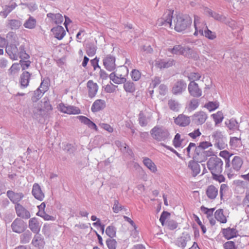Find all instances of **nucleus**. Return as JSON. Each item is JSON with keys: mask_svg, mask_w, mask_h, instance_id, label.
Segmentation results:
<instances>
[{"mask_svg": "<svg viewBox=\"0 0 249 249\" xmlns=\"http://www.w3.org/2000/svg\"><path fill=\"white\" fill-rule=\"evenodd\" d=\"M18 43H8L5 47V52L9 57L13 60H18V58L21 59H27L29 55L26 53L24 45H20L18 48Z\"/></svg>", "mask_w": 249, "mask_h": 249, "instance_id": "f257e3e1", "label": "nucleus"}, {"mask_svg": "<svg viewBox=\"0 0 249 249\" xmlns=\"http://www.w3.org/2000/svg\"><path fill=\"white\" fill-rule=\"evenodd\" d=\"M175 29L178 32L188 29L192 24V18L188 15H178L176 17Z\"/></svg>", "mask_w": 249, "mask_h": 249, "instance_id": "f03ea898", "label": "nucleus"}, {"mask_svg": "<svg viewBox=\"0 0 249 249\" xmlns=\"http://www.w3.org/2000/svg\"><path fill=\"white\" fill-rule=\"evenodd\" d=\"M223 161L217 156L211 157L207 162L208 169L212 174L221 173L223 171Z\"/></svg>", "mask_w": 249, "mask_h": 249, "instance_id": "7ed1b4c3", "label": "nucleus"}, {"mask_svg": "<svg viewBox=\"0 0 249 249\" xmlns=\"http://www.w3.org/2000/svg\"><path fill=\"white\" fill-rule=\"evenodd\" d=\"M150 134L152 137L157 141H165L169 137V133L168 131L159 126H155L150 131Z\"/></svg>", "mask_w": 249, "mask_h": 249, "instance_id": "20e7f679", "label": "nucleus"}, {"mask_svg": "<svg viewBox=\"0 0 249 249\" xmlns=\"http://www.w3.org/2000/svg\"><path fill=\"white\" fill-rule=\"evenodd\" d=\"M213 154V152L211 150H203L196 147L192 158L197 162H201L205 161L208 157L211 156Z\"/></svg>", "mask_w": 249, "mask_h": 249, "instance_id": "39448f33", "label": "nucleus"}, {"mask_svg": "<svg viewBox=\"0 0 249 249\" xmlns=\"http://www.w3.org/2000/svg\"><path fill=\"white\" fill-rule=\"evenodd\" d=\"M243 161L242 158L239 156H235L231 160V167H229L227 169L225 168V172L227 173V175L229 178L234 174L235 172H238L240 170Z\"/></svg>", "mask_w": 249, "mask_h": 249, "instance_id": "423d86ee", "label": "nucleus"}, {"mask_svg": "<svg viewBox=\"0 0 249 249\" xmlns=\"http://www.w3.org/2000/svg\"><path fill=\"white\" fill-rule=\"evenodd\" d=\"M187 84L182 79H178L173 85L171 89V93L175 95H181L186 89Z\"/></svg>", "mask_w": 249, "mask_h": 249, "instance_id": "0eeeda50", "label": "nucleus"}, {"mask_svg": "<svg viewBox=\"0 0 249 249\" xmlns=\"http://www.w3.org/2000/svg\"><path fill=\"white\" fill-rule=\"evenodd\" d=\"M12 231L18 233L23 232L27 228V224L22 219L16 218L11 225Z\"/></svg>", "mask_w": 249, "mask_h": 249, "instance_id": "6e6552de", "label": "nucleus"}, {"mask_svg": "<svg viewBox=\"0 0 249 249\" xmlns=\"http://www.w3.org/2000/svg\"><path fill=\"white\" fill-rule=\"evenodd\" d=\"M190 48L188 47L182 46L181 45H176L172 48H169L168 51L173 54L181 55L185 57H189Z\"/></svg>", "mask_w": 249, "mask_h": 249, "instance_id": "1a4fd4ad", "label": "nucleus"}, {"mask_svg": "<svg viewBox=\"0 0 249 249\" xmlns=\"http://www.w3.org/2000/svg\"><path fill=\"white\" fill-rule=\"evenodd\" d=\"M212 136L215 140V147L221 150L225 148L227 146V144L226 143V138L224 137L221 132L215 131L213 133Z\"/></svg>", "mask_w": 249, "mask_h": 249, "instance_id": "9d476101", "label": "nucleus"}, {"mask_svg": "<svg viewBox=\"0 0 249 249\" xmlns=\"http://www.w3.org/2000/svg\"><path fill=\"white\" fill-rule=\"evenodd\" d=\"M16 214L21 219H28L31 217L30 212L20 204L15 205Z\"/></svg>", "mask_w": 249, "mask_h": 249, "instance_id": "9b49d317", "label": "nucleus"}, {"mask_svg": "<svg viewBox=\"0 0 249 249\" xmlns=\"http://www.w3.org/2000/svg\"><path fill=\"white\" fill-rule=\"evenodd\" d=\"M103 65L107 70L112 71L116 69L115 58L110 54L105 57L103 60Z\"/></svg>", "mask_w": 249, "mask_h": 249, "instance_id": "f8f14e48", "label": "nucleus"}, {"mask_svg": "<svg viewBox=\"0 0 249 249\" xmlns=\"http://www.w3.org/2000/svg\"><path fill=\"white\" fill-rule=\"evenodd\" d=\"M173 11L168 10L163 15L162 18L158 20L159 25H165L171 27L172 25V19L173 18Z\"/></svg>", "mask_w": 249, "mask_h": 249, "instance_id": "ddd939ff", "label": "nucleus"}, {"mask_svg": "<svg viewBox=\"0 0 249 249\" xmlns=\"http://www.w3.org/2000/svg\"><path fill=\"white\" fill-rule=\"evenodd\" d=\"M190 94L194 97H199L202 95V90L197 83L191 81L188 87Z\"/></svg>", "mask_w": 249, "mask_h": 249, "instance_id": "4468645a", "label": "nucleus"}, {"mask_svg": "<svg viewBox=\"0 0 249 249\" xmlns=\"http://www.w3.org/2000/svg\"><path fill=\"white\" fill-rule=\"evenodd\" d=\"M207 118V115L203 111H199L192 116V122L196 124H202L205 123Z\"/></svg>", "mask_w": 249, "mask_h": 249, "instance_id": "2eb2a0df", "label": "nucleus"}, {"mask_svg": "<svg viewBox=\"0 0 249 249\" xmlns=\"http://www.w3.org/2000/svg\"><path fill=\"white\" fill-rule=\"evenodd\" d=\"M7 196L10 200L15 205L19 204L18 202L23 198L24 195L22 193H15L13 191L9 190L6 193Z\"/></svg>", "mask_w": 249, "mask_h": 249, "instance_id": "dca6fc26", "label": "nucleus"}, {"mask_svg": "<svg viewBox=\"0 0 249 249\" xmlns=\"http://www.w3.org/2000/svg\"><path fill=\"white\" fill-rule=\"evenodd\" d=\"M221 232L223 236L227 240L236 237L238 235V231L234 228L222 229Z\"/></svg>", "mask_w": 249, "mask_h": 249, "instance_id": "f3484780", "label": "nucleus"}, {"mask_svg": "<svg viewBox=\"0 0 249 249\" xmlns=\"http://www.w3.org/2000/svg\"><path fill=\"white\" fill-rule=\"evenodd\" d=\"M174 122L180 126L185 127L188 125L190 123V119L188 116L183 114H179L175 119Z\"/></svg>", "mask_w": 249, "mask_h": 249, "instance_id": "a211bd4d", "label": "nucleus"}, {"mask_svg": "<svg viewBox=\"0 0 249 249\" xmlns=\"http://www.w3.org/2000/svg\"><path fill=\"white\" fill-rule=\"evenodd\" d=\"M32 193L36 199L40 201L43 200L45 196L41 190V187L37 183H35L33 185Z\"/></svg>", "mask_w": 249, "mask_h": 249, "instance_id": "6ab92c4d", "label": "nucleus"}, {"mask_svg": "<svg viewBox=\"0 0 249 249\" xmlns=\"http://www.w3.org/2000/svg\"><path fill=\"white\" fill-rule=\"evenodd\" d=\"M59 107L60 110L65 113L77 114L80 112V110L74 106H65L64 104H61L59 105Z\"/></svg>", "mask_w": 249, "mask_h": 249, "instance_id": "aec40b11", "label": "nucleus"}, {"mask_svg": "<svg viewBox=\"0 0 249 249\" xmlns=\"http://www.w3.org/2000/svg\"><path fill=\"white\" fill-rule=\"evenodd\" d=\"M17 6L15 2L12 3L10 5H4L2 6V11L0 12V16L3 18H6L7 16Z\"/></svg>", "mask_w": 249, "mask_h": 249, "instance_id": "412c9836", "label": "nucleus"}, {"mask_svg": "<svg viewBox=\"0 0 249 249\" xmlns=\"http://www.w3.org/2000/svg\"><path fill=\"white\" fill-rule=\"evenodd\" d=\"M175 64V61L173 59H169L167 61L160 60L156 61V66L160 69L168 68Z\"/></svg>", "mask_w": 249, "mask_h": 249, "instance_id": "4be33fe9", "label": "nucleus"}, {"mask_svg": "<svg viewBox=\"0 0 249 249\" xmlns=\"http://www.w3.org/2000/svg\"><path fill=\"white\" fill-rule=\"evenodd\" d=\"M51 31L53 33L54 36L58 40H61L66 34L64 28L61 26H57L52 29Z\"/></svg>", "mask_w": 249, "mask_h": 249, "instance_id": "5701e85b", "label": "nucleus"}, {"mask_svg": "<svg viewBox=\"0 0 249 249\" xmlns=\"http://www.w3.org/2000/svg\"><path fill=\"white\" fill-rule=\"evenodd\" d=\"M218 193V189L213 185H209L206 191L208 197L210 199H214Z\"/></svg>", "mask_w": 249, "mask_h": 249, "instance_id": "b1692460", "label": "nucleus"}, {"mask_svg": "<svg viewBox=\"0 0 249 249\" xmlns=\"http://www.w3.org/2000/svg\"><path fill=\"white\" fill-rule=\"evenodd\" d=\"M87 87L89 89V96L90 98H93L95 96L98 91V86L96 83H94L92 80H89L87 83Z\"/></svg>", "mask_w": 249, "mask_h": 249, "instance_id": "393cba45", "label": "nucleus"}, {"mask_svg": "<svg viewBox=\"0 0 249 249\" xmlns=\"http://www.w3.org/2000/svg\"><path fill=\"white\" fill-rule=\"evenodd\" d=\"M196 160H191L188 163V167L191 170L192 176H196L200 171V165Z\"/></svg>", "mask_w": 249, "mask_h": 249, "instance_id": "a878e982", "label": "nucleus"}, {"mask_svg": "<svg viewBox=\"0 0 249 249\" xmlns=\"http://www.w3.org/2000/svg\"><path fill=\"white\" fill-rule=\"evenodd\" d=\"M29 227L34 233H37L40 230V225L37 218L34 217L29 221Z\"/></svg>", "mask_w": 249, "mask_h": 249, "instance_id": "bb28decb", "label": "nucleus"}, {"mask_svg": "<svg viewBox=\"0 0 249 249\" xmlns=\"http://www.w3.org/2000/svg\"><path fill=\"white\" fill-rule=\"evenodd\" d=\"M106 107V102L104 100H96L92 104L91 109L93 112L99 111Z\"/></svg>", "mask_w": 249, "mask_h": 249, "instance_id": "cd10ccee", "label": "nucleus"}, {"mask_svg": "<svg viewBox=\"0 0 249 249\" xmlns=\"http://www.w3.org/2000/svg\"><path fill=\"white\" fill-rule=\"evenodd\" d=\"M124 89L126 92L134 93L136 90L135 84L130 80L127 81L125 78H123Z\"/></svg>", "mask_w": 249, "mask_h": 249, "instance_id": "c85d7f7f", "label": "nucleus"}, {"mask_svg": "<svg viewBox=\"0 0 249 249\" xmlns=\"http://www.w3.org/2000/svg\"><path fill=\"white\" fill-rule=\"evenodd\" d=\"M31 74L27 71H24L20 75V83L21 86L22 88L27 87L29 83L30 79Z\"/></svg>", "mask_w": 249, "mask_h": 249, "instance_id": "c756f323", "label": "nucleus"}, {"mask_svg": "<svg viewBox=\"0 0 249 249\" xmlns=\"http://www.w3.org/2000/svg\"><path fill=\"white\" fill-rule=\"evenodd\" d=\"M77 118L81 123L88 125L89 128L94 129L96 131L97 130L98 128L95 124L87 117L84 116H79L77 117Z\"/></svg>", "mask_w": 249, "mask_h": 249, "instance_id": "7c9ffc66", "label": "nucleus"}, {"mask_svg": "<svg viewBox=\"0 0 249 249\" xmlns=\"http://www.w3.org/2000/svg\"><path fill=\"white\" fill-rule=\"evenodd\" d=\"M168 106L170 109L174 111L178 112L180 108V104L176 99H170L168 101Z\"/></svg>", "mask_w": 249, "mask_h": 249, "instance_id": "2f4dec72", "label": "nucleus"}, {"mask_svg": "<svg viewBox=\"0 0 249 249\" xmlns=\"http://www.w3.org/2000/svg\"><path fill=\"white\" fill-rule=\"evenodd\" d=\"M206 12H207L210 16L213 17L214 19L218 21L223 22V21L226 20L225 16L222 15H220L216 12H213V11L209 9H207L206 10Z\"/></svg>", "mask_w": 249, "mask_h": 249, "instance_id": "473e14b6", "label": "nucleus"}, {"mask_svg": "<svg viewBox=\"0 0 249 249\" xmlns=\"http://www.w3.org/2000/svg\"><path fill=\"white\" fill-rule=\"evenodd\" d=\"M199 32L203 36L209 39L213 40L216 37V34L210 30L207 26L206 27L204 31L202 30H199Z\"/></svg>", "mask_w": 249, "mask_h": 249, "instance_id": "72a5a7b5", "label": "nucleus"}, {"mask_svg": "<svg viewBox=\"0 0 249 249\" xmlns=\"http://www.w3.org/2000/svg\"><path fill=\"white\" fill-rule=\"evenodd\" d=\"M214 217L215 219L220 221L222 223H226L227 222V218L223 214V210L221 209H218L214 213Z\"/></svg>", "mask_w": 249, "mask_h": 249, "instance_id": "f704fd0d", "label": "nucleus"}, {"mask_svg": "<svg viewBox=\"0 0 249 249\" xmlns=\"http://www.w3.org/2000/svg\"><path fill=\"white\" fill-rule=\"evenodd\" d=\"M190 236L188 234H186L178 238L176 241V244L179 247L184 248L186 246L187 241L190 239Z\"/></svg>", "mask_w": 249, "mask_h": 249, "instance_id": "c9c22d12", "label": "nucleus"}, {"mask_svg": "<svg viewBox=\"0 0 249 249\" xmlns=\"http://www.w3.org/2000/svg\"><path fill=\"white\" fill-rule=\"evenodd\" d=\"M36 19L33 17L30 16L29 18L25 21L23 25L26 28L33 29L36 27Z\"/></svg>", "mask_w": 249, "mask_h": 249, "instance_id": "e433bc0d", "label": "nucleus"}, {"mask_svg": "<svg viewBox=\"0 0 249 249\" xmlns=\"http://www.w3.org/2000/svg\"><path fill=\"white\" fill-rule=\"evenodd\" d=\"M32 243L35 247L39 249L42 248L44 244V242L40 235H36L32 240Z\"/></svg>", "mask_w": 249, "mask_h": 249, "instance_id": "4c0bfd02", "label": "nucleus"}, {"mask_svg": "<svg viewBox=\"0 0 249 249\" xmlns=\"http://www.w3.org/2000/svg\"><path fill=\"white\" fill-rule=\"evenodd\" d=\"M96 49L93 43H89L86 45V53L89 56H92L96 53Z\"/></svg>", "mask_w": 249, "mask_h": 249, "instance_id": "58836bf2", "label": "nucleus"}, {"mask_svg": "<svg viewBox=\"0 0 249 249\" xmlns=\"http://www.w3.org/2000/svg\"><path fill=\"white\" fill-rule=\"evenodd\" d=\"M231 155L232 154H230V153L226 150L221 151L219 153V156L225 159V168L226 169L230 166V158Z\"/></svg>", "mask_w": 249, "mask_h": 249, "instance_id": "ea45409f", "label": "nucleus"}, {"mask_svg": "<svg viewBox=\"0 0 249 249\" xmlns=\"http://www.w3.org/2000/svg\"><path fill=\"white\" fill-rule=\"evenodd\" d=\"M114 144L118 148H119L122 152H126L129 154L132 152V151L129 149V147L125 143H124L120 141H116L114 142Z\"/></svg>", "mask_w": 249, "mask_h": 249, "instance_id": "a19ab883", "label": "nucleus"}, {"mask_svg": "<svg viewBox=\"0 0 249 249\" xmlns=\"http://www.w3.org/2000/svg\"><path fill=\"white\" fill-rule=\"evenodd\" d=\"M144 164L152 172L154 173L157 171V168L154 163L149 158H146L143 159Z\"/></svg>", "mask_w": 249, "mask_h": 249, "instance_id": "79ce46f5", "label": "nucleus"}, {"mask_svg": "<svg viewBox=\"0 0 249 249\" xmlns=\"http://www.w3.org/2000/svg\"><path fill=\"white\" fill-rule=\"evenodd\" d=\"M21 25V22L18 19H11L8 20L7 26L11 30H17Z\"/></svg>", "mask_w": 249, "mask_h": 249, "instance_id": "37998d69", "label": "nucleus"}, {"mask_svg": "<svg viewBox=\"0 0 249 249\" xmlns=\"http://www.w3.org/2000/svg\"><path fill=\"white\" fill-rule=\"evenodd\" d=\"M32 238V233L27 231L22 233L20 236V242L23 244H26L30 242Z\"/></svg>", "mask_w": 249, "mask_h": 249, "instance_id": "c03bdc74", "label": "nucleus"}, {"mask_svg": "<svg viewBox=\"0 0 249 249\" xmlns=\"http://www.w3.org/2000/svg\"><path fill=\"white\" fill-rule=\"evenodd\" d=\"M225 124L227 127L231 130L237 129L239 127L238 123L235 119H231L226 121Z\"/></svg>", "mask_w": 249, "mask_h": 249, "instance_id": "a18cd8bd", "label": "nucleus"}, {"mask_svg": "<svg viewBox=\"0 0 249 249\" xmlns=\"http://www.w3.org/2000/svg\"><path fill=\"white\" fill-rule=\"evenodd\" d=\"M45 92L40 89L37 88L36 90L34 92L33 95L32 96L31 99L33 102H36L39 99H40Z\"/></svg>", "mask_w": 249, "mask_h": 249, "instance_id": "49530a36", "label": "nucleus"}, {"mask_svg": "<svg viewBox=\"0 0 249 249\" xmlns=\"http://www.w3.org/2000/svg\"><path fill=\"white\" fill-rule=\"evenodd\" d=\"M36 214L44 218L45 220H55L54 217L47 214L44 211H38Z\"/></svg>", "mask_w": 249, "mask_h": 249, "instance_id": "de8ad7c7", "label": "nucleus"}, {"mask_svg": "<svg viewBox=\"0 0 249 249\" xmlns=\"http://www.w3.org/2000/svg\"><path fill=\"white\" fill-rule=\"evenodd\" d=\"M106 233L110 237L112 238L116 236V228L113 226H108L106 230Z\"/></svg>", "mask_w": 249, "mask_h": 249, "instance_id": "09e8293b", "label": "nucleus"}, {"mask_svg": "<svg viewBox=\"0 0 249 249\" xmlns=\"http://www.w3.org/2000/svg\"><path fill=\"white\" fill-rule=\"evenodd\" d=\"M183 140L180 139V135L179 134L177 133L173 141V143L174 146L176 148L179 147L181 146Z\"/></svg>", "mask_w": 249, "mask_h": 249, "instance_id": "8fccbe9b", "label": "nucleus"}, {"mask_svg": "<svg viewBox=\"0 0 249 249\" xmlns=\"http://www.w3.org/2000/svg\"><path fill=\"white\" fill-rule=\"evenodd\" d=\"M200 209L202 212L207 214V217L208 218H210V217L213 216V212L215 210L214 208L208 209L203 206L201 207Z\"/></svg>", "mask_w": 249, "mask_h": 249, "instance_id": "3c124183", "label": "nucleus"}, {"mask_svg": "<svg viewBox=\"0 0 249 249\" xmlns=\"http://www.w3.org/2000/svg\"><path fill=\"white\" fill-rule=\"evenodd\" d=\"M178 223L173 220H167L164 226L170 230H174L178 227Z\"/></svg>", "mask_w": 249, "mask_h": 249, "instance_id": "603ef678", "label": "nucleus"}, {"mask_svg": "<svg viewBox=\"0 0 249 249\" xmlns=\"http://www.w3.org/2000/svg\"><path fill=\"white\" fill-rule=\"evenodd\" d=\"M212 115L216 124L222 122L224 118L223 114L220 111H218L216 114H213Z\"/></svg>", "mask_w": 249, "mask_h": 249, "instance_id": "864d4df0", "label": "nucleus"}, {"mask_svg": "<svg viewBox=\"0 0 249 249\" xmlns=\"http://www.w3.org/2000/svg\"><path fill=\"white\" fill-rule=\"evenodd\" d=\"M139 124L142 126H146L147 124V121L143 113L141 111L139 115Z\"/></svg>", "mask_w": 249, "mask_h": 249, "instance_id": "5fc2aeb1", "label": "nucleus"}, {"mask_svg": "<svg viewBox=\"0 0 249 249\" xmlns=\"http://www.w3.org/2000/svg\"><path fill=\"white\" fill-rule=\"evenodd\" d=\"M170 215V213L167 211H163L160 216V221L162 225V226H164L166 222L165 220L169 217Z\"/></svg>", "mask_w": 249, "mask_h": 249, "instance_id": "6e6d98bb", "label": "nucleus"}, {"mask_svg": "<svg viewBox=\"0 0 249 249\" xmlns=\"http://www.w3.org/2000/svg\"><path fill=\"white\" fill-rule=\"evenodd\" d=\"M218 106V103L216 102H209L205 105V107H207L210 111L217 108Z\"/></svg>", "mask_w": 249, "mask_h": 249, "instance_id": "4d7b16f0", "label": "nucleus"}, {"mask_svg": "<svg viewBox=\"0 0 249 249\" xmlns=\"http://www.w3.org/2000/svg\"><path fill=\"white\" fill-rule=\"evenodd\" d=\"M106 244L109 249H116L117 242L115 239L108 238L106 240Z\"/></svg>", "mask_w": 249, "mask_h": 249, "instance_id": "13d9d810", "label": "nucleus"}, {"mask_svg": "<svg viewBox=\"0 0 249 249\" xmlns=\"http://www.w3.org/2000/svg\"><path fill=\"white\" fill-rule=\"evenodd\" d=\"M48 81L49 79L48 78L42 80L40 85L38 88H40V89L44 92L47 91L49 89Z\"/></svg>", "mask_w": 249, "mask_h": 249, "instance_id": "bf43d9fd", "label": "nucleus"}, {"mask_svg": "<svg viewBox=\"0 0 249 249\" xmlns=\"http://www.w3.org/2000/svg\"><path fill=\"white\" fill-rule=\"evenodd\" d=\"M131 76L132 79L135 81H138L141 76L140 71L137 70H133L131 72Z\"/></svg>", "mask_w": 249, "mask_h": 249, "instance_id": "052dcab7", "label": "nucleus"}, {"mask_svg": "<svg viewBox=\"0 0 249 249\" xmlns=\"http://www.w3.org/2000/svg\"><path fill=\"white\" fill-rule=\"evenodd\" d=\"M188 77L190 82H195V80H198L200 78L201 75L198 72H191Z\"/></svg>", "mask_w": 249, "mask_h": 249, "instance_id": "680f3d73", "label": "nucleus"}, {"mask_svg": "<svg viewBox=\"0 0 249 249\" xmlns=\"http://www.w3.org/2000/svg\"><path fill=\"white\" fill-rule=\"evenodd\" d=\"M212 175L213 178L218 181L219 182H224L225 180V177L222 175H221V173H214Z\"/></svg>", "mask_w": 249, "mask_h": 249, "instance_id": "e2e57ef3", "label": "nucleus"}, {"mask_svg": "<svg viewBox=\"0 0 249 249\" xmlns=\"http://www.w3.org/2000/svg\"><path fill=\"white\" fill-rule=\"evenodd\" d=\"M212 146V144L209 142H202L199 143L198 146H196L200 149L205 150V149Z\"/></svg>", "mask_w": 249, "mask_h": 249, "instance_id": "0e129e2a", "label": "nucleus"}, {"mask_svg": "<svg viewBox=\"0 0 249 249\" xmlns=\"http://www.w3.org/2000/svg\"><path fill=\"white\" fill-rule=\"evenodd\" d=\"M159 93L161 95H165L168 91L167 86L165 84H161L159 87Z\"/></svg>", "mask_w": 249, "mask_h": 249, "instance_id": "69168bd1", "label": "nucleus"}, {"mask_svg": "<svg viewBox=\"0 0 249 249\" xmlns=\"http://www.w3.org/2000/svg\"><path fill=\"white\" fill-rule=\"evenodd\" d=\"M198 105L199 103L198 100L197 99H193L190 101L189 108L192 110H195L198 107Z\"/></svg>", "mask_w": 249, "mask_h": 249, "instance_id": "338daca9", "label": "nucleus"}, {"mask_svg": "<svg viewBox=\"0 0 249 249\" xmlns=\"http://www.w3.org/2000/svg\"><path fill=\"white\" fill-rule=\"evenodd\" d=\"M225 249H236L235 245L233 241H228L224 244Z\"/></svg>", "mask_w": 249, "mask_h": 249, "instance_id": "774afa93", "label": "nucleus"}]
</instances>
